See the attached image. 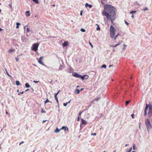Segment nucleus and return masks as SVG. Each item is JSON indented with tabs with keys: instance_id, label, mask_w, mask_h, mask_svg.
I'll use <instances>...</instances> for the list:
<instances>
[{
	"instance_id": "nucleus-1",
	"label": "nucleus",
	"mask_w": 152,
	"mask_h": 152,
	"mask_svg": "<svg viewBox=\"0 0 152 152\" xmlns=\"http://www.w3.org/2000/svg\"><path fill=\"white\" fill-rule=\"evenodd\" d=\"M104 10L102 12L103 16H105L108 20H110L113 24V21L116 18L115 8L111 5L106 4L104 5Z\"/></svg>"
},
{
	"instance_id": "nucleus-2",
	"label": "nucleus",
	"mask_w": 152,
	"mask_h": 152,
	"mask_svg": "<svg viewBox=\"0 0 152 152\" xmlns=\"http://www.w3.org/2000/svg\"><path fill=\"white\" fill-rule=\"evenodd\" d=\"M148 108V117L150 118L152 116V105H150L149 106L147 104H146V107L144 110V115L146 116L147 114V110Z\"/></svg>"
},
{
	"instance_id": "nucleus-3",
	"label": "nucleus",
	"mask_w": 152,
	"mask_h": 152,
	"mask_svg": "<svg viewBox=\"0 0 152 152\" xmlns=\"http://www.w3.org/2000/svg\"><path fill=\"white\" fill-rule=\"evenodd\" d=\"M145 124L146 126L148 132H149V130L152 129V126L150 123V120L146 118L145 119Z\"/></svg>"
},
{
	"instance_id": "nucleus-4",
	"label": "nucleus",
	"mask_w": 152,
	"mask_h": 152,
	"mask_svg": "<svg viewBox=\"0 0 152 152\" xmlns=\"http://www.w3.org/2000/svg\"><path fill=\"white\" fill-rule=\"evenodd\" d=\"M110 31L111 37L113 38L115 35V29L112 26H111L110 27Z\"/></svg>"
},
{
	"instance_id": "nucleus-5",
	"label": "nucleus",
	"mask_w": 152,
	"mask_h": 152,
	"mask_svg": "<svg viewBox=\"0 0 152 152\" xmlns=\"http://www.w3.org/2000/svg\"><path fill=\"white\" fill-rule=\"evenodd\" d=\"M39 45V44L37 43L33 44L31 48V50L35 51H36L38 49V48Z\"/></svg>"
},
{
	"instance_id": "nucleus-6",
	"label": "nucleus",
	"mask_w": 152,
	"mask_h": 152,
	"mask_svg": "<svg viewBox=\"0 0 152 152\" xmlns=\"http://www.w3.org/2000/svg\"><path fill=\"white\" fill-rule=\"evenodd\" d=\"M123 42V41L120 40L119 41V42L116 45H113L112 46H111L113 47H116L118 45L121 44V43Z\"/></svg>"
},
{
	"instance_id": "nucleus-7",
	"label": "nucleus",
	"mask_w": 152,
	"mask_h": 152,
	"mask_svg": "<svg viewBox=\"0 0 152 152\" xmlns=\"http://www.w3.org/2000/svg\"><path fill=\"white\" fill-rule=\"evenodd\" d=\"M43 58V57H41L38 60V61L39 63L40 64L43 65V63L42 61V60Z\"/></svg>"
},
{
	"instance_id": "nucleus-8",
	"label": "nucleus",
	"mask_w": 152,
	"mask_h": 152,
	"mask_svg": "<svg viewBox=\"0 0 152 152\" xmlns=\"http://www.w3.org/2000/svg\"><path fill=\"white\" fill-rule=\"evenodd\" d=\"M72 75H73V76L77 78H80V75L76 72L75 73H73L72 74Z\"/></svg>"
},
{
	"instance_id": "nucleus-9",
	"label": "nucleus",
	"mask_w": 152,
	"mask_h": 152,
	"mask_svg": "<svg viewBox=\"0 0 152 152\" xmlns=\"http://www.w3.org/2000/svg\"><path fill=\"white\" fill-rule=\"evenodd\" d=\"M80 78L83 80H84L85 79V77L86 76L87 77L86 78V79H88V76H87V75H85L83 76H82L81 75H80Z\"/></svg>"
},
{
	"instance_id": "nucleus-10",
	"label": "nucleus",
	"mask_w": 152,
	"mask_h": 152,
	"mask_svg": "<svg viewBox=\"0 0 152 152\" xmlns=\"http://www.w3.org/2000/svg\"><path fill=\"white\" fill-rule=\"evenodd\" d=\"M81 123L83 125H85L87 124V122L83 119H81Z\"/></svg>"
},
{
	"instance_id": "nucleus-11",
	"label": "nucleus",
	"mask_w": 152,
	"mask_h": 152,
	"mask_svg": "<svg viewBox=\"0 0 152 152\" xmlns=\"http://www.w3.org/2000/svg\"><path fill=\"white\" fill-rule=\"evenodd\" d=\"M61 129H64V131H65L67 130V131H69L68 128L66 126H63L62 127Z\"/></svg>"
},
{
	"instance_id": "nucleus-12",
	"label": "nucleus",
	"mask_w": 152,
	"mask_h": 152,
	"mask_svg": "<svg viewBox=\"0 0 152 152\" xmlns=\"http://www.w3.org/2000/svg\"><path fill=\"white\" fill-rule=\"evenodd\" d=\"M68 42H65L62 45L63 47H65L68 45Z\"/></svg>"
},
{
	"instance_id": "nucleus-13",
	"label": "nucleus",
	"mask_w": 152,
	"mask_h": 152,
	"mask_svg": "<svg viewBox=\"0 0 152 152\" xmlns=\"http://www.w3.org/2000/svg\"><path fill=\"white\" fill-rule=\"evenodd\" d=\"M92 5H91V4H88L87 3H86L85 4V7H88L90 8H91L92 7Z\"/></svg>"
},
{
	"instance_id": "nucleus-14",
	"label": "nucleus",
	"mask_w": 152,
	"mask_h": 152,
	"mask_svg": "<svg viewBox=\"0 0 152 152\" xmlns=\"http://www.w3.org/2000/svg\"><path fill=\"white\" fill-rule=\"evenodd\" d=\"M26 15L27 17L29 16H30V11H26Z\"/></svg>"
},
{
	"instance_id": "nucleus-15",
	"label": "nucleus",
	"mask_w": 152,
	"mask_h": 152,
	"mask_svg": "<svg viewBox=\"0 0 152 152\" xmlns=\"http://www.w3.org/2000/svg\"><path fill=\"white\" fill-rule=\"evenodd\" d=\"M80 91L78 89H76L75 90V94H79L80 92Z\"/></svg>"
},
{
	"instance_id": "nucleus-16",
	"label": "nucleus",
	"mask_w": 152,
	"mask_h": 152,
	"mask_svg": "<svg viewBox=\"0 0 152 152\" xmlns=\"http://www.w3.org/2000/svg\"><path fill=\"white\" fill-rule=\"evenodd\" d=\"M25 86L26 88H29L30 87V86L28 83H26L25 84Z\"/></svg>"
},
{
	"instance_id": "nucleus-17",
	"label": "nucleus",
	"mask_w": 152,
	"mask_h": 152,
	"mask_svg": "<svg viewBox=\"0 0 152 152\" xmlns=\"http://www.w3.org/2000/svg\"><path fill=\"white\" fill-rule=\"evenodd\" d=\"M15 83L16 84L17 86L20 85V83L18 81H16Z\"/></svg>"
},
{
	"instance_id": "nucleus-18",
	"label": "nucleus",
	"mask_w": 152,
	"mask_h": 152,
	"mask_svg": "<svg viewBox=\"0 0 152 152\" xmlns=\"http://www.w3.org/2000/svg\"><path fill=\"white\" fill-rule=\"evenodd\" d=\"M137 12V11L136 10H133L131 11L130 12V14H134Z\"/></svg>"
},
{
	"instance_id": "nucleus-19",
	"label": "nucleus",
	"mask_w": 152,
	"mask_h": 152,
	"mask_svg": "<svg viewBox=\"0 0 152 152\" xmlns=\"http://www.w3.org/2000/svg\"><path fill=\"white\" fill-rule=\"evenodd\" d=\"M32 0L36 4H38L39 3V2L37 0Z\"/></svg>"
},
{
	"instance_id": "nucleus-20",
	"label": "nucleus",
	"mask_w": 152,
	"mask_h": 152,
	"mask_svg": "<svg viewBox=\"0 0 152 152\" xmlns=\"http://www.w3.org/2000/svg\"><path fill=\"white\" fill-rule=\"evenodd\" d=\"M60 130H59L58 128H57L55 130V132L56 133L58 132Z\"/></svg>"
},
{
	"instance_id": "nucleus-21",
	"label": "nucleus",
	"mask_w": 152,
	"mask_h": 152,
	"mask_svg": "<svg viewBox=\"0 0 152 152\" xmlns=\"http://www.w3.org/2000/svg\"><path fill=\"white\" fill-rule=\"evenodd\" d=\"M16 24V28H19V25H20V24L19 23H17Z\"/></svg>"
},
{
	"instance_id": "nucleus-22",
	"label": "nucleus",
	"mask_w": 152,
	"mask_h": 152,
	"mask_svg": "<svg viewBox=\"0 0 152 152\" xmlns=\"http://www.w3.org/2000/svg\"><path fill=\"white\" fill-rule=\"evenodd\" d=\"M63 66L62 65H60V66L59 67V69L60 70H61L63 68Z\"/></svg>"
},
{
	"instance_id": "nucleus-23",
	"label": "nucleus",
	"mask_w": 152,
	"mask_h": 152,
	"mask_svg": "<svg viewBox=\"0 0 152 152\" xmlns=\"http://www.w3.org/2000/svg\"><path fill=\"white\" fill-rule=\"evenodd\" d=\"M50 101L48 100V99H46L45 101V104L47 103L50 102Z\"/></svg>"
},
{
	"instance_id": "nucleus-24",
	"label": "nucleus",
	"mask_w": 152,
	"mask_h": 152,
	"mask_svg": "<svg viewBox=\"0 0 152 152\" xmlns=\"http://www.w3.org/2000/svg\"><path fill=\"white\" fill-rule=\"evenodd\" d=\"M132 148L131 147L129 148V150L127 151V152H131L132 151Z\"/></svg>"
},
{
	"instance_id": "nucleus-25",
	"label": "nucleus",
	"mask_w": 152,
	"mask_h": 152,
	"mask_svg": "<svg viewBox=\"0 0 152 152\" xmlns=\"http://www.w3.org/2000/svg\"><path fill=\"white\" fill-rule=\"evenodd\" d=\"M80 31L82 32H86V30L83 28H81L80 29Z\"/></svg>"
},
{
	"instance_id": "nucleus-26",
	"label": "nucleus",
	"mask_w": 152,
	"mask_h": 152,
	"mask_svg": "<svg viewBox=\"0 0 152 152\" xmlns=\"http://www.w3.org/2000/svg\"><path fill=\"white\" fill-rule=\"evenodd\" d=\"M55 99H56V100L57 103L58 104H59V102H58V98L57 96L55 97Z\"/></svg>"
},
{
	"instance_id": "nucleus-27",
	"label": "nucleus",
	"mask_w": 152,
	"mask_h": 152,
	"mask_svg": "<svg viewBox=\"0 0 152 152\" xmlns=\"http://www.w3.org/2000/svg\"><path fill=\"white\" fill-rule=\"evenodd\" d=\"M41 112L42 113H46V111L45 110H44L43 109H42L41 110Z\"/></svg>"
},
{
	"instance_id": "nucleus-28",
	"label": "nucleus",
	"mask_w": 152,
	"mask_h": 152,
	"mask_svg": "<svg viewBox=\"0 0 152 152\" xmlns=\"http://www.w3.org/2000/svg\"><path fill=\"white\" fill-rule=\"evenodd\" d=\"M30 31V29L29 28H26V32L27 33L29 32Z\"/></svg>"
},
{
	"instance_id": "nucleus-29",
	"label": "nucleus",
	"mask_w": 152,
	"mask_h": 152,
	"mask_svg": "<svg viewBox=\"0 0 152 152\" xmlns=\"http://www.w3.org/2000/svg\"><path fill=\"white\" fill-rule=\"evenodd\" d=\"M106 66L105 64H103L101 66V68H106Z\"/></svg>"
},
{
	"instance_id": "nucleus-30",
	"label": "nucleus",
	"mask_w": 152,
	"mask_h": 152,
	"mask_svg": "<svg viewBox=\"0 0 152 152\" xmlns=\"http://www.w3.org/2000/svg\"><path fill=\"white\" fill-rule=\"evenodd\" d=\"M148 9L147 7H145L143 9V10L144 11L148 10Z\"/></svg>"
},
{
	"instance_id": "nucleus-31",
	"label": "nucleus",
	"mask_w": 152,
	"mask_h": 152,
	"mask_svg": "<svg viewBox=\"0 0 152 152\" xmlns=\"http://www.w3.org/2000/svg\"><path fill=\"white\" fill-rule=\"evenodd\" d=\"M130 101H127L126 102V105H127L129 103Z\"/></svg>"
},
{
	"instance_id": "nucleus-32",
	"label": "nucleus",
	"mask_w": 152,
	"mask_h": 152,
	"mask_svg": "<svg viewBox=\"0 0 152 152\" xmlns=\"http://www.w3.org/2000/svg\"><path fill=\"white\" fill-rule=\"evenodd\" d=\"M13 50L11 49H10L8 51V52L9 53H10L12 52V51H13Z\"/></svg>"
},
{
	"instance_id": "nucleus-33",
	"label": "nucleus",
	"mask_w": 152,
	"mask_h": 152,
	"mask_svg": "<svg viewBox=\"0 0 152 152\" xmlns=\"http://www.w3.org/2000/svg\"><path fill=\"white\" fill-rule=\"evenodd\" d=\"M100 28L99 27V25H98V27H97L96 28V30H100Z\"/></svg>"
},
{
	"instance_id": "nucleus-34",
	"label": "nucleus",
	"mask_w": 152,
	"mask_h": 152,
	"mask_svg": "<svg viewBox=\"0 0 152 152\" xmlns=\"http://www.w3.org/2000/svg\"><path fill=\"white\" fill-rule=\"evenodd\" d=\"M133 149L134 150H135V144L133 145Z\"/></svg>"
},
{
	"instance_id": "nucleus-35",
	"label": "nucleus",
	"mask_w": 152,
	"mask_h": 152,
	"mask_svg": "<svg viewBox=\"0 0 152 152\" xmlns=\"http://www.w3.org/2000/svg\"><path fill=\"white\" fill-rule=\"evenodd\" d=\"M67 104H68V103H67V102L66 103H64L63 104V105L65 107H66L67 105Z\"/></svg>"
},
{
	"instance_id": "nucleus-36",
	"label": "nucleus",
	"mask_w": 152,
	"mask_h": 152,
	"mask_svg": "<svg viewBox=\"0 0 152 152\" xmlns=\"http://www.w3.org/2000/svg\"><path fill=\"white\" fill-rule=\"evenodd\" d=\"M99 98H96L94 100L98 101L99 99Z\"/></svg>"
},
{
	"instance_id": "nucleus-37",
	"label": "nucleus",
	"mask_w": 152,
	"mask_h": 152,
	"mask_svg": "<svg viewBox=\"0 0 152 152\" xmlns=\"http://www.w3.org/2000/svg\"><path fill=\"white\" fill-rule=\"evenodd\" d=\"M89 43L90 44V45H91V47L92 48H93V46L92 45V44H91V43L90 42H89Z\"/></svg>"
},
{
	"instance_id": "nucleus-38",
	"label": "nucleus",
	"mask_w": 152,
	"mask_h": 152,
	"mask_svg": "<svg viewBox=\"0 0 152 152\" xmlns=\"http://www.w3.org/2000/svg\"><path fill=\"white\" fill-rule=\"evenodd\" d=\"M58 94L57 93H55V94H54L55 97H57V95Z\"/></svg>"
},
{
	"instance_id": "nucleus-39",
	"label": "nucleus",
	"mask_w": 152,
	"mask_h": 152,
	"mask_svg": "<svg viewBox=\"0 0 152 152\" xmlns=\"http://www.w3.org/2000/svg\"><path fill=\"white\" fill-rule=\"evenodd\" d=\"M58 94L57 93H55V94H54L55 97H57V95Z\"/></svg>"
},
{
	"instance_id": "nucleus-40",
	"label": "nucleus",
	"mask_w": 152,
	"mask_h": 152,
	"mask_svg": "<svg viewBox=\"0 0 152 152\" xmlns=\"http://www.w3.org/2000/svg\"><path fill=\"white\" fill-rule=\"evenodd\" d=\"M58 94L57 93H55V94H54L55 97H57V95Z\"/></svg>"
},
{
	"instance_id": "nucleus-41",
	"label": "nucleus",
	"mask_w": 152,
	"mask_h": 152,
	"mask_svg": "<svg viewBox=\"0 0 152 152\" xmlns=\"http://www.w3.org/2000/svg\"><path fill=\"white\" fill-rule=\"evenodd\" d=\"M125 22L127 25L128 26L129 25V23L127 22L125 20Z\"/></svg>"
},
{
	"instance_id": "nucleus-42",
	"label": "nucleus",
	"mask_w": 152,
	"mask_h": 152,
	"mask_svg": "<svg viewBox=\"0 0 152 152\" xmlns=\"http://www.w3.org/2000/svg\"><path fill=\"white\" fill-rule=\"evenodd\" d=\"M23 93H24L23 91H22V92H20V93L19 92L18 93V94L19 95H20V94H23Z\"/></svg>"
},
{
	"instance_id": "nucleus-43",
	"label": "nucleus",
	"mask_w": 152,
	"mask_h": 152,
	"mask_svg": "<svg viewBox=\"0 0 152 152\" xmlns=\"http://www.w3.org/2000/svg\"><path fill=\"white\" fill-rule=\"evenodd\" d=\"M23 143H24V142L23 141L21 142H20V143L19 145H20L21 144Z\"/></svg>"
},
{
	"instance_id": "nucleus-44",
	"label": "nucleus",
	"mask_w": 152,
	"mask_h": 152,
	"mask_svg": "<svg viewBox=\"0 0 152 152\" xmlns=\"http://www.w3.org/2000/svg\"><path fill=\"white\" fill-rule=\"evenodd\" d=\"M15 59L16 60V61L18 62V60H19V59L18 58H15Z\"/></svg>"
},
{
	"instance_id": "nucleus-45",
	"label": "nucleus",
	"mask_w": 152,
	"mask_h": 152,
	"mask_svg": "<svg viewBox=\"0 0 152 152\" xmlns=\"http://www.w3.org/2000/svg\"><path fill=\"white\" fill-rule=\"evenodd\" d=\"M83 112V111H82V112H80V113H79V116H80V115H81V114H82V112Z\"/></svg>"
},
{
	"instance_id": "nucleus-46",
	"label": "nucleus",
	"mask_w": 152,
	"mask_h": 152,
	"mask_svg": "<svg viewBox=\"0 0 152 152\" xmlns=\"http://www.w3.org/2000/svg\"><path fill=\"white\" fill-rule=\"evenodd\" d=\"M34 82L35 83H37L39 82V81H36L35 80H34Z\"/></svg>"
},
{
	"instance_id": "nucleus-47",
	"label": "nucleus",
	"mask_w": 152,
	"mask_h": 152,
	"mask_svg": "<svg viewBox=\"0 0 152 152\" xmlns=\"http://www.w3.org/2000/svg\"><path fill=\"white\" fill-rule=\"evenodd\" d=\"M83 14V11H81L80 12V15L82 16Z\"/></svg>"
},
{
	"instance_id": "nucleus-48",
	"label": "nucleus",
	"mask_w": 152,
	"mask_h": 152,
	"mask_svg": "<svg viewBox=\"0 0 152 152\" xmlns=\"http://www.w3.org/2000/svg\"><path fill=\"white\" fill-rule=\"evenodd\" d=\"M134 114H132L131 115V116L132 117V118H134Z\"/></svg>"
},
{
	"instance_id": "nucleus-49",
	"label": "nucleus",
	"mask_w": 152,
	"mask_h": 152,
	"mask_svg": "<svg viewBox=\"0 0 152 152\" xmlns=\"http://www.w3.org/2000/svg\"><path fill=\"white\" fill-rule=\"evenodd\" d=\"M96 133H94V134H92L91 135H96Z\"/></svg>"
},
{
	"instance_id": "nucleus-50",
	"label": "nucleus",
	"mask_w": 152,
	"mask_h": 152,
	"mask_svg": "<svg viewBox=\"0 0 152 152\" xmlns=\"http://www.w3.org/2000/svg\"><path fill=\"white\" fill-rule=\"evenodd\" d=\"M77 121H80V117H78L77 119Z\"/></svg>"
},
{
	"instance_id": "nucleus-51",
	"label": "nucleus",
	"mask_w": 152,
	"mask_h": 152,
	"mask_svg": "<svg viewBox=\"0 0 152 152\" xmlns=\"http://www.w3.org/2000/svg\"><path fill=\"white\" fill-rule=\"evenodd\" d=\"M117 37H116V36L115 37H114V39L115 40H116V39Z\"/></svg>"
},
{
	"instance_id": "nucleus-52",
	"label": "nucleus",
	"mask_w": 152,
	"mask_h": 152,
	"mask_svg": "<svg viewBox=\"0 0 152 152\" xmlns=\"http://www.w3.org/2000/svg\"><path fill=\"white\" fill-rule=\"evenodd\" d=\"M6 113L7 114H9L7 111H6Z\"/></svg>"
},
{
	"instance_id": "nucleus-53",
	"label": "nucleus",
	"mask_w": 152,
	"mask_h": 152,
	"mask_svg": "<svg viewBox=\"0 0 152 152\" xmlns=\"http://www.w3.org/2000/svg\"><path fill=\"white\" fill-rule=\"evenodd\" d=\"M46 120H43L42 121L43 123H44L46 122Z\"/></svg>"
},
{
	"instance_id": "nucleus-54",
	"label": "nucleus",
	"mask_w": 152,
	"mask_h": 152,
	"mask_svg": "<svg viewBox=\"0 0 152 152\" xmlns=\"http://www.w3.org/2000/svg\"><path fill=\"white\" fill-rule=\"evenodd\" d=\"M113 66V65H109V67H112V66Z\"/></svg>"
},
{
	"instance_id": "nucleus-55",
	"label": "nucleus",
	"mask_w": 152,
	"mask_h": 152,
	"mask_svg": "<svg viewBox=\"0 0 152 152\" xmlns=\"http://www.w3.org/2000/svg\"><path fill=\"white\" fill-rule=\"evenodd\" d=\"M134 15H132V18H134Z\"/></svg>"
},
{
	"instance_id": "nucleus-56",
	"label": "nucleus",
	"mask_w": 152,
	"mask_h": 152,
	"mask_svg": "<svg viewBox=\"0 0 152 152\" xmlns=\"http://www.w3.org/2000/svg\"><path fill=\"white\" fill-rule=\"evenodd\" d=\"M126 46V45H125V44H124V48H123V49L124 48H125V46Z\"/></svg>"
},
{
	"instance_id": "nucleus-57",
	"label": "nucleus",
	"mask_w": 152,
	"mask_h": 152,
	"mask_svg": "<svg viewBox=\"0 0 152 152\" xmlns=\"http://www.w3.org/2000/svg\"><path fill=\"white\" fill-rule=\"evenodd\" d=\"M2 29L1 28H0V31H1L2 30Z\"/></svg>"
},
{
	"instance_id": "nucleus-58",
	"label": "nucleus",
	"mask_w": 152,
	"mask_h": 152,
	"mask_svg": "<svg viewBox=\"0 0 152 152\" xmlns=\"http://www.w3.org/2000/svg\"><path fill=\"white\" fill-rule=\"evenodd\" d=\"M7 75H8V76H10V75H9V74L7 72Z\"/></svg>"
},
{
	"instance_id": "nucleus-59",
	"label": "nucleus",
	"mask_w": 152,
	"mask_h": 152,
	"mask_svg": "<svg viewBox=\"0 0 152 152\" xmlns=\"http://www.w3.org/2000/svg\"><path fill=\"white\" fill-rule=\"evenodd\" d=\"M119 34H118L116 35V37H118V36H119Z\"/></svg>"
},
{
	"instance_id": "nucleus-60",
	"label": "nucleus",
	"mask_w": 152,
	"mask_h": 152,
	"mask_svg": "<svg viewBox=\"0 0 152 152\" xmlns=\"http://www.w3.org/2000/svg\"><path fill=\"white\" fill-rule=\"evenodd\" d=\"M119 34H118L116 35V37H118V36H119Z\"/></svg>"
},
{
	"instance_id": "nucleus-61",
	"label": "nucleus",
	"mask_w": 152,
	"mask_h": 152,
	"mask_svg": "<svg viewBox=\"0 0 152 152\" xmlns=\"http://www.w3.org/2000/svg\"><path fill=\"white\" fill-rule=\"evenodd\" d=\"M71 102V100L70 101H69V102H67V103H68H68H70Z\"/></svg>"
},
{
	"instance_id": "nucleus-62",
	"label": "nucleus",
	"mask_w": 152,
	"mask_h": 152,
	"mask_svg": "<svg viewBox=\"0 0 152 152\" xmlns=\"http://www.w3.org/2000/svg\"><path fill=\"white\" fill-rule=\"evenodd\" d=\"M128 145V144H126V145H125V146H127Z\"/></svg>"
},
{
	"instance_id": "nucleus-63",
	"label": "nucleus",
	"mask_w": 152,
	"mask_h": 152,
	"mask_svg": "<svg viewBox=\"0 0 152 152\" xmlns=\"http://www.w3.org/2000/svg\"><path fill=\"white\" fill-rule=\"evenodd\" d=\"M83 89H84L83 88H82L81 89H80V91H81L83 90Z\"/></svg>"
},
{
	"instance_id": "nucleus-64",
	"label": "nucleus",
	"mask_w": 152,
	"mask_h": 152,
	"mask_svg": "<svg viewBox=\"0 0 152 152\" xmlns=\"http://www.w3.org/2000/svg\"><path fill=\"white\" fill-rule=\"evenodd\" d=\"M60 91V90H59V91L57 93H58V94H59V93Z\"/></svg>"
}]
</instances>
